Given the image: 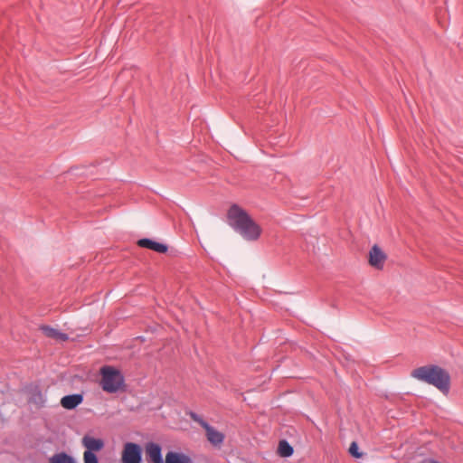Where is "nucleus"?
I'll use <instances>...</instances> for the list:
<instances>
[{
    "instance_id": "15",
    "label": "nucleus",
    "mask_w": 463,
    "mask_h": 463,
    "mask_svg": "<svg viewBox=\"0 0 463 463\" xmlns=\"http://www.w3.org/2000/svg\"><path fill=\"white\" fill-rule=\"evenodd\" d=\"M350 455L355 458H361L363 453L359 451L358 444L355 441H353L348 449Z\"/></svg>"
},
{
    "instance_id": "12",
    "label": "nucleus",
    "mask_w": 463,
    "mask_h": 463,
    "mask_svg": "<svg viewBox=\"0 0 463 463\" xmlns=\"http://www.w3.org/2000/svg\"><path fill=\"white\" fill-rule=\"evenodd\" d=\"M191 459L189 457L177 453L169 451L165 456V463H190Z\"/></svg>"
},
{
    "instance_id": "7",
    "label": "nucleus",
    "mask_w": 463,
    "mask_h": 463,
    "mask_svg": "<svg viewBox=\"0 0 463 463\" xmlns=\"http://www.w3.org/2000/svg\"><path fill=\"white\" fill-rule=\"evenodd\" d=\"M137 245L141 248L149 249L158 253H165L168 250L167 245L155 241L148 238L138 240Z\"/></svg>"
},
{
    "instance_id": "18",
    "label": "nucleus",
    "mask_w": 463,
    "mask_h": 463,
    "mask_svg": "<svg viewBox=\"0 0 463 463\" xmlns=\"http://www.w3.org/2000/svg\"><path fill=\"white\" fill-rule=\"evenodd\" d=\"M32 402L36 403L39 406H43L44 401L42 395V392L38 391L37 392L33 393L32 397Z\"/></svg>"
},
{
    "instance_id": "8",
    "label": "nucleus",
    "mask_w": 463,
    "mask_h": 463,
    "mask_svg": "<svg viewBox=\"0 0 463 463\" xmlns=\"http://www.w3.org/2000/svg\"><path fill=\"white\" fill-rule=\"evenodd\" d=\"M83 402V395L80 393L70 394L61 398V405L67 410H73Z\"/></svg>"
},
{
    "instance_id": "10",
    "label": "nucleus",
    "mask_w": 463,
    "mask_h": 463,
    "mask_svg": "<svg viewBox=\"0 0 463 463\" xmlns=\"http://www.w3.org/2000/svg\"><path fill=\"white\" fill-rule=\"evenodd\" d=\"M40 330L43 333V335L49 338L60 340V341H67L69 336L65 333H61L57 329L50 326H41Z\"/></svg>"
},
{
    "instance_id": "6",
    "label": "nucleus",
    "mask_w": 463,
    "mask_h": 463,
    "mask_svg": "<svg viewBox=\"0 0 463 463\" xmlns=\"http://www.w3.org/2000/svg\"><path fill=\"white\" fill-rule=\"evenodd\" d=\"M204 430L206 432V437L208 441L213 446H220L224 441V434L216 430L213 427H212L209 423H204Z\"/></svg>"
},
{
    "instance_id": "17",
    "label": "nucleus",
    "mask_w": 463,
    "mask_h": 463,
    "mask_svg": "<svg viewBox=\"0 0 463 463\" xmlns=\"http://www.w3.org/2000/svg\"><path fill=\"white\" fill-rule=\"evenodd\" d=\"M189 416H190V418H191L194 421H195V422L199 423V424H200V426H201L202 428H203V427L205 426V425H204V423H208V422H207V421H205V420H204L201 416H199L197 413H195V412H194V411H191V412L189 413Z\"/></svg>"
},
{
    "instance_id": "4",
    "label": "nucleus",
    "mask_w": 463,
    "mask_h": 463,
    "mask_svg": "<svg viewBox=\"0 0 463 463\" xmlns=\"http://www.w3.org/2000/svg\"><path fill=\"white\" fill-rule=\"evenodd\" d=\"M142 461V449L141 447L133 442H128L124 446L122 452L123 463H141Z\"/></svg>"
},
{
    "instance_id": "1",
    "label": "nucleus",
    "mask_w": 463,
    "mask_h": 463,
    "mask_svg": "<svg viewBox=\"0 0 463 463\" xmlns=\"http://www.w3.org/2000/svg\"><path fill=\"white\" fill-rule=\"evenodd\" d=\"M227 220L229 225L247 241H257L261 234L260 226L238 204L229 208Z\"/></svg>"
},
{
    "instance_id": "14",
    "label": "nucleus",
    "mask_w": 463,
    "mask_h": 463,
    "mask_svg": "<svg viewBox=\"0 0 463 463\" xmlns=\"http://www.w3.org/2000/svg\"><path fill=\"white\" fill-rule=\"evenodd\" d=\"M278 452L281 457L292 456L294 449L293 447L285 439L279 442Z\"/></svg>"
},
{
    "instance_id": "11",
    "label": "nucleus",
    "mask_w": 463,
    "mask_h": 463,
    "mask_svg": "<svg viewBox=\"0 0 463 463\" xmlns=\"http://www.w3.org/2000/svg\"><path fill=\"white\" fill-rule=\"evenodd\" d=\"M82 444L87 449L86 451H99L104 447V442L100 439H95L90 436H85L82 439Z\"/></svg>"
},
{
    "instance_id": "2",
    "label": "nucleus",
    "mask_w": 463,
    "mask_h": 463,
    "mask_svg": "<svg viewBox=\"0 0 463 463\" xmlns=\"http://www.w3.org/2000/svg\"><path fill=\"white\" fill-rule=\"evenodd\" d=\"M411 377L433 385L444 395H448L450 390V375L444 368L435 365H424L411 371Z\"/></svg>"
},
{
    "instance_id": "9",
    "label": "nucleus",
    "mask_w": 463,
    "mask_h": 463,
    "mask_svg": "<svg viewBox=\"0 0 463 463\" xmlns=\"http://www.w3.org/2000/svg\"><path fill=\"white\" fill-rule=\"evenodd\" d=\"M146 452L149 459L154 463H164L161 447L154 442H150L146 447Z\"/></svg>"
},
{
    "instance_id": "16",
    "label": "nucleus",
    "mask_w": 463,
    "mask_h": 463,
    "mask_svg": "<svg viewBox=\"0 0 463 463\" xmlns=\"http://www.w3.org/2000/svg\"><path fill=\"white\" fill-rule=\"evenodd\" d=\"M83 460L84 463H99L98 457L91 451H84Z\"/></svg>"
},
{
    "instance_id": "13",
    "label": "nucleus",
    "mask_w": 463,
    "mask_h": 463,
    "mask_svg": "<svg viewBox=\"0 0 463 463\" xmlns=\"http://www.w3.org/2000/svg\"><path fill=\"white\" fill-rule=\"evenodd\" d=\"M49 463H76L74 458L65 452L54 454L50 458Z\"/></svg>"
},
{
    "instance_id": "3",
    "label": "nucleus",
    "mask_w": 463,
    "mask_h": 463,
    "mask_svg": "<svg viewBox=\"0 0 463 463\" xmlns=\"http://www.w3.org/2000/svg\"><path fill=\"white\" fill-rule=\"evenodd\" d=\"M100 386L103 391L109 393H115L119 391L125 383L121 372L112 366L105 365L100 368Z\"/></svg>"
},
{
    "instance_id": "5",
    "label": "nucleus",
    "mask_w": 463,
    "mask_h": 463,
    "mask_svg": "<svg viewBox=\"0 0 463 463\" xmlns=\"http://www.w3.org/2000/svg\"><path fill=\"white\" fill-rule=\"evenodd\" d=\"M387 259L383 250L376 244H374L369 251V264L376 269H383L385 260Z\"/></svg>"
}]
</instances>
